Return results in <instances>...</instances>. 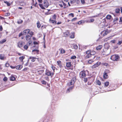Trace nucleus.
<instances>
[{
	"label": "nucleus",
	"mask_w": 122,
	"mask_h": 122,
	"mask_svg": "<svg viewBox=\"0 0 122 122\" xmlns=\"http://www.w3.org/2000/svg\"><path fill=\"white\" fill-rule=\"evenodd\" d=\"M102 45H99L96 47V49L97 50H101L102 47Z\"/></svg>",
	"instance_id": "412c9836"
},
{
	"label": "nucleus",
	"mask_w": 122,
	"mask_h": 122,
	"mask_svg": "<svg viewBox=\"0 0 122 122\" xmlns=\"http://www.w3.org/2000/svg\"><path fill=\"white\" fill-rule=\"evenodd\" d=\"M39 50L35 49L32 50V54H39Z\"/></svg>",
	"instance_id": "1a4fd4ad"
},
{
	"label": "nucleus",
	"mask_w": 122,
	"mask_h": 122,
	"mask_svg": "<svg viewBox=\"0 0 122 122\" xmlns=\"http://www.w3.org/2000/svg\"><path fill=\"white\" fill-rule=\"evenodd\" d=\"M69 15L71 16L72 17H74V14L72 13H70L69 14Z\"/></svg>",
	"instance_id": "4d7b16f0"
},
{
	"label": "nucleus",
	"mask_w": 122,
	"mask_h": 122,
	"mask_svg": "<svg viewBox=\"0 0 122 122\" xmlns=\"http://www.w3.org/2000/svg\"><path fill=\"white\" fill-rule=\"evenodd\" d=\"M119 58V56L117 55H113L111 57V59L113 61H118Z\"/></svg>",
	"instance_id": "f257e3e1"
},
{
	"label": "nucleus",
	"mask_w": 122,
	"mask_h": 122,
	"mask_svg": "<svg viewBox=\"0 0 122 122\" xmlns=\"http://www.w3.org/2000/svg\"><path fill=\"white\" fill-rule=\"evenodd\" d=\"M105 71L106 73H110V72L109 70L107 69Z\"/></svg>",
	"instance_id": "37998d69"
},
{
	"label": "nucleus",
	"mask_w": 122,
	"mask_h": 122,
	"mask_svg": "<svg viewBox=\"0 0 122 122\" xmlns=\"http://www.w3.org/2000/svg\"><path fill=\"white\" fill-rule=\"evenodd\" d=\"M33 65H32V62L30 63V64H29V66L30 67H32L33 66Z\"/></svg>",
	"instance_id": "49530a36"
},
{
	"label": "nucleus",
	"mask_w": 122,
	"mask_h": 122,
	"mask_svg": "<svg viewBox=\"0 0 122 122\" xmlns=\"http://www.w3.org/2000/svg\"><path fill=\"white\" fill-rule=\"evenodd\" d=\"M24 48L25 49H27L28 48V47L26 45H25L24 46Z\"/></svg>",
	"instance_id": "6e6d98bb"
},
{
	"label": "nucleus",
	"mask_w": 122,
	"mask_h": 122,
	"mask_svg": "<svg viewBox=\"0 0 122 122\" xmlns=\"http://www.w3.org/2000/svg\"><path fill=\"white\" fill-rule=\"evenodd\" d=\"M15 78L13 76H11L10 78V80L11 81H14L15 80Z\"/></svg>",
	"instance_id": "4be33fe9"
},
{
	"label": "nucleus",
	"mask_w": 122,
	"mask_h": 122,
	"mask_svg": "<svg viewBox=\"0 0 122 122\" xmlns=\"http://www.w3.org/2000/svg\"><path fill=\"white\" fill-rule=\"evenodd\" d=\"M40 7L43 9H45V7L43 6L42 5V4H39Z\"/></svg>",
	"instance_id": "72a5a7b5"
},
{
	"label": "nucleus",
	"mask_w": 122,
	"mask_h": 122,
	"mask_svg": "<svg viewBox=\"0 0 122 122\" xmlns=\"http://www.w3.org/2000/svg\"><path fill=\"white\" fill-rule=\"evenodd\" d=\"M110 37L107 38H106L104 40V41H107V40L110 39Z\"/></svg>",
	"instance_id": "3c124183"
},
{
	"label": "nucleus",
	"mask_w": 122,
	"mask_h": 122,
	"mask_svg": "<svg viewBox=\"0 0 122 122\" xmlns=\"http://www.w3.org/2000/svg\"><path fill=\"white\" fill-rule=\"evenodd\" d=\"M120 9L119 8H117L115 10V12L117 13H119L120 12Z\"/></svg>",
	"instance_id": "2f4dec72"
},
{
	"label": "nucleus",
	"mask_w": 122,
	"mask_h": 122,
	"mask_svg": "<svg viewBox=\"0 0 122 122\" xmlns=\"http://www.w3.org/2000/svg\"><path fill=\"white\" fill-rule=\"evenodd\" d=\"M41 83L42 84L45 85L46 83V82L45 80H43L41 81Z\"/></svg>",
	"instance_id": "c9c22d12"
},
{
	"label": "nucleus",
	"mask_w": 122,
	"mask_h": 122,
	"mask_svg": "<svg viewBox=\"0 0 122 122\" xmlns=\"http://www.w3.org/2000/svg\"><path fill=\"white\" fill-rule=\"evenodd\" d=\"M96 53V52L95 51H91V54L90 55H87L86 56V58H89L90 57L91 55H95Z\"/></svg>",
	"instance_id": "423d86ee"
},
{
	"label": "nucleus",
	"mask_w": 122,
	"mask_h": 122,
	"mask_svg": "<svg viewBox=\"0 0 122 122\" xmlns=\"http://www.w3.org/2000/svg\"><path fill=\"white\" fill-rule=\"evenodd\" d=\"M122 43V41H118V42L117 43V44L120 45Z\"/></svg>",
	"instance_id": "603ef678"
},
{
	"label": "nucleus",
	"mask_w": 122,
	"mask_h": 122,
	"mask_svg": "<svg viewBox=\"0 0 122 122\" xmlns=\"http://www.w3.org/2000/svg\"><path fill=\"white\" fill-rule=\"evenodd\" d=\"M57 62L60 67L61 68L63 67L61 65V61H57Z\"/></svg>",
	"instance_id": "a211bd4d"
},
{
	"label": "nucleus",
	"mask_w": 122,
	"mask_h": 122,
	"mask_svg": "<svg viewBox=\"0 0 122 122\" xmlns=\"http://www.w3.org/2000/svg\"><path fill=\"white\" fill-rule=\"evenodd\" d=\"M25 58V56H21L19 57V59L20 61H22L23 59Z\"/></svg>",
	"instance_id": "7c9ffc66"
},
{
	"label": "nucleus",
	"mask_w": 122,
	"mask_h": 122,
	"mask_svg": "<svg viewBox=\"0 0 122 122\" xmlns=\"http://www.w3.org/2000/svg\"><path fill=\"white\" fill-rule=\"evenodd\" d=\"M37 27L38 28H40L41 26V24H40V22L39 21H37Z\"/></svg>",
	"instance_id": "a878e982"
},
{
	"label": "nucleus",
	"mask_w": 122,
	"mask_h": 122,
	"mask_svg": "<svg viewBox=\"0 0 122 122\" xmlns=\"http://www.w3.org/2000/svg\"><path fill=\"white\" fill-rule=\"evenodd\" d=\"M24 42L22 41H20L18 43V46L20 48L22 47L23 46Z\"/></svg>",
	"instance_id": "9d476101"
},
{
	"label": "nucleus",
	"mask_w": 122,
	"mask_h": 122,
	"mask_svg": "<svg viewBox=\"0 0 122 122\" xmlns=\"http://www.w3.org/2000/svg\"><path fill=\"white\" fill-rule=\"evenodd\" d=\"M118 18L117 17H116L114 18V19L113 20V21H118Z\"/></svg>",
	"instance_id": "79ce46f5"
},
{
	"label": "nucleus",
	"mask_w": 122,
	"mask_h": 122,
	"mask_svg": "<svg viewBox=\"0 0 122 122\" xmlns=\"http://www.w3.org/2000/svg\"><path fill=\"white\" fill-rule=\"evenodd\" d=\"M5 3L8 6H10V4L7 1H5Z\"/></svg>",
	"instance_id": "58836bf2"
},
{
	"label": "nucleus",
	"mask_w": 122,
	"mask_h": 122,
	"mask_svg": "<svg viewBox=\"0 0 122 122\" xmlns=\"http://www.w3.org/2000/svg\"><path fill=\"white\" fill-rule=\"evenodd\" d=\"M72 65L71 64V62H68L66 63V66L67 67H69L71 66Z\"/></svg>",
	"instance_id": "f3484780"
},
{
	"label": "nucleus",
	"mask_w": 122,
	"mask_h": 122,
	"mask_svg": "<svg viewBox=\"0 0 122 122\" xmlns=\"http://www.w3.org/2000/svg\"><path fill=\"white\" fill-rule=\"evenodd\" d=\"M103 65L104 66H107L108 65V64L106 63H103Z\"/></svg>",
	"instance_id": "0e129e2a"
},
{
	"label": "nucleus",
	"mask_w": 122,
	"mask_h": 122,
	"mask_svg": "<svg viewBox=\"0 0 122 122\" xmlns=\"http://www.w3.org/2000/svg\"><path fill=\"white\" fill-rule=\"evenodd\" d=\"M6 58L4 54H1L0 55V59L2 60H4Z\"/></svg>",
	"instance_id": "9b49d317"
},
{
	"label": "nucleus",
	"mask_w": 122,
	"mask_h": 122,
	"mask_svg": "<svg viewBox=\"0 0 122 122\" xmlns=\"http://www.w3.org/2000/svg\"><path fill=\"white\" fill-rule=\"evenodd\" d=\"M108 33V31L107 30H105L104 32V34H103V36H105L107 35Z\"/></svg>",
	"instance_id": "cd10ccee"
},
{
	"label": "nucleus",
	"mask_w": 122,
	"mask_h": 122,
	"mask_svg": "<svg viewBox=\"0 0 122 122\" xmlns=\"http://www.w3.org/2000/svg\"><path fill=\"white\" fill-rule=\"evenodd\" d=\"M73 84H74L76 81V78H73L72 79L71 81Z\"/></svg>",
	"instance_id": "c85d7f7f"
},
{
	"label": "nucleus",
	"mask_w": 122,
	"mask_h": 122,
	"mask_svg": "<svg viewBox=\"0 0 122 122\" xmlns=\"http://www.w3.org/2000/svg\"><path fill=\"white\" fill-rule=\"evenodd\" d=\"M85 21L84 20H81L78 22V24H81L82 23H84Z\"/></svg>",
	"instance_id": "c756f323"
},
{
	"label": "nucleus",
	"mask_w": 122,
	"mask_h": 122,
	"mask_svg": "<svg viewBox=\"0 0 122 122\" xmlns=\"http://www.w3.org/2000/svg\"><path fill=\"white\" fill-rule=\"evenodd\" d=\"M98 61L96 63L93 65L92 66V68H95L101 64V62Z\"/></svg>",
	"instance_id": "20e7f679"
},
{
	"label": "nucleus",
	"mask_w": 122,
	"mask_h": 122,
	"mask_svg": "<svg viewBox=\"0 0 122 122\" xmlns=\"http://www.w3.org/2000/svg\"><path fill=\"white\" fill-rule=\"evenodd\" d=\"M45 77V79L46 80H48L49 79V77L47 76H46V77Z\"/></svg>",
	"instance_id": "338daca9"
},
{
	"label": "nucleus",
	"mask_w": 122,
	"mask_h": 122,
	"mask_svg": "<svg viewBox=\"0 0 122 122\" xmlns=\"http://www.w3.org/2000/svg\"><path fill=\"white\" fill-rule=\"evenodd\" d=\"M112 17L110 15H108L106 17V18L107 19H110Z\"/></svg>",
	"instance_id": "393cba45"
},
{
	"label": "nucleus",
	"mask_w": 122,
	"mask_h": 122,
	"mask_svg": "<svg viewBox=\"0 0 122 122\" xmlns=\"http://www.w3.org/2000/svg\"><path fill=\"white\" fill-rule=\"evenodd\" d=\"M69 32L68 31H67L64 33V36L66 37L69 35Z\"/></svg>",
	"instance_id": "6ab92c4d"
},
{
	"label": "nucleus",
	"mask_w": 122,
	"mask_h": 122,
	"mask_svg": "<svg viewBox=\"0 0 122 122\" xmlns=\"http://www.w3.org/2000/svg\"><path fill=\"white\" fill-rule=\"evenodd\" d=\"M77 18H73L72 19L71 21H74L75 20H76L77 19Z\"/></svg>",
	"instance_id": "5fc2aeb1"
},
{
	"label": "nucleus",
	"mask_w": 122,
	"mask_h": 122,
	"mask_svg": "<svg viewBox=\"0 0 122 122\" xmlns=\"http://www.w3.org/2000/svg\"><path fill=\"white\" fill-rule=\"evenodd\" d=\"M86 72L88 73L89 72L88 71L86 70V71H85L84 70L82 71H81V72H80L79 74L81 78H83V77H85L86 76Z\"/></svg>",
	"instance_id": "f03ea898"
},
{
	"label": "nucleus",
	"mask_w": 122,
	"mask_h": 122,
	"mask_svg": "<svg viewBox=\"0 0 122 122\" xmlns=\"http://www.w3.org/2000/svg\"><path fill=\"white\" fill-rule=\"evenodd\" d=\"M44 5L46 8H47L49 5V4L47 0H44Z\"/></svg>",
	"instance_id": "6e6552de"
},
{
	"label": "nucleus",
	"mask_w": 122,
	"mask_h": 122,
	"mask_svg": "<svg viewBox=\"0 0 122 122\" xmlns=\"http://www.w3.org/2000/svg\"><path fill=\"white\" fill-rule=\"evenodd\" d=\"M31 38V36H30L28 35H27L25 36L26 40L27 41H28L30 40Z\"/></svg>",
	"instance_id": "ddd939ff"
},
{
	"label": "nucleus",
	"mask_w": 122,
	"mask_h": 122,
	"mask_svg": "<svg viewBox=\"0 0 122 122\" xmlns=\"http://www.w3.org/2000/svg\"><path fill=\"white\" fill-rule=\"evenodd\" d=\"M56 15L55 14H54L53 15V16L52 18V19L54 20L56 19Z\"/></svg>",
	"instance_id": "c03bdc74"
},
{
	"label": "nucleus",
	"mask_w": 122,
	"mask_h": 122,
	"mask_svg": "<svg viewBox=\"0 0 122 122\" xmlns=\"http://www.w3.org/2000/svg\"><path fill=\"white\" fill-rule=\"evenodd\" d=\"M83 81L85 83H86L87 81V78H86L84 77Z\"/></svg>",
	"instance_id": "4c0bfd02"
},
{
	"label": "nucleus",
	"mask_w": 122,
	"mask_h": 122,
	"mask_svg": "<svg viewBox=\"0 0 122 122\" xmlns=\"http://www.w3.org/2000/svg\"><path fill=\"white\" fill-rule=\"evenodd\" d=\"M28 69V67H25L22 70V71H26Z\"/></svg>",
	"instance_id": "a18cd8bd"
},
{
	"label": "nucleus",
	"mask_w": 122,
	"mask_h": 122,
	"mask_svg": "<svg viewBox=\"0 0 122 122\" xmlns=\"http://www.w3.org/2000/svg\"><path fill=\"white\" fill-rule=\"evenodd\" d=\"M6 41V40L5 39H2L1 41H0V44H3Z\"/></svg>",
	"instance_id": "5701e85b"
},
{
	"label": "nucleus",
	"mask_w": 122,
	"mask_h": 122,
	"mask_svg": "<svg viewBox=\"0 0 122 122\" xmlns=\"http://www.w3.org/2000/svg\"><path fill=\"white\" fill-rule=\"evenodd\" d=\"M16 69L18 70H20L22 68L23 66L21 65H18L16 66Z\"/></svg>",
	"instance_id": "f8f14e48"
},
{
	"label": "nucleus",
	"mask_w": 122,
	"mask_h": 122,
	"mask_svg": "<svg viewBox=\"0 0 122 122\" xmlns=\"http://www.w3.org/2000/svg\"><path fill=\"white\" fill-rule=\"evenodd\" d=\"M102 54L104 55H105V56H108L109 54V53H107V51H106V52H105L104 51L103 52H102Z\"/></svg>",
	"instance_id": "b1692460"
},
{
	"label": "nucleus",
	"mask_w": 122,
	"mask_h": 122,
	"mask_svg": "<svg viewBox=\"0 0 122 122\" xmlns=\"http://www.w3.org/2000/svg\"><path fill=\"white\" fill-rule=\"evenodd\" d=\"M23 35H24V34H23V32H21L19 34V37H20L21 36H22Z\"/></svg>",
	"instance_id": "8fccbe9b"
},
{
	"label": "nucleus",
	"mask_w": 122,
	"mask_h": 122,
	"mask_svg": "<svg viewBox=\"0 0 122 122\" xmlns=\"http://www.w3.org/2000/svg\"><path fill=\"white\" fill-rule=\"evenodd\" d=\"M50 22H51L52 23H56V20H51V19H50Z\"/></svg>",
	"instance_id": "bb28decb"
},
{
	"label": "nucleus",
	"mask_w": 122,
	"mask_h": 122,
	"mask_svg": "<svg viewBox=\"0 0 122 122\" xmlns=\"http://www.w3.org/2000/svg\"><path fill=\"white\" fill-rule=\"evenodd\" d=\"M61 3H62L64 6H65L66 5V4L64 3L63 1H62L61 2Z\"/></svg>",
	"instance_id": "e2e57ef3"
},
{
	"label": "nucleus",
	"mask_w": 122,
	"mask_h": 122,
	"mask_svg": "<svg viewBox=\"0 0 122 122\" xmlns=\"http://www.w3.org/2000/svg\"><path fill=\"white\" fill-rule=\"evenodd\" d=\"M9 63H8L7 62H6L5 64V66L6 67H8L9 66Z\"/></svg>",
	"instance_id": "de8ad7c7"
},
{
	"label": "nucleus",
	"mask_w": 122,
	"mask_h": 122,
	"mask_svg": "<svg viewBox=\"0 0 122 122\" xmlns=\"http://www.w3.org/2000/svg\"><path fill=\"white\" fill-rule=\"evenodd\" d=\"M30 31V30L29 29L24 30L23 31V34H24V35L28 34L29 33Z\"/></svg>",
	"instance_id": "0eeeda50"
},
{
	"label": "nucleus",
	"mask_w": 122,
	"mask_h": 122,
	"mask_svg": "<svg viewBox=\"0 0 122 122\" xmlns=\"http://www.w3.org/2000/svg\"><path fill=\"white\" fill-rule=\"evenodd\" d=\"M103 78L105 79H107L108 78V75L107 73L104 71L103 74Z\"/></svg>",
	"instance_id": "dca6fc26"
},
{
	"label": "nucleus",
	"mask_w": 122,
	"mask_h": 122,
	"mask_svg": "<svg viewBox=\"0 0 122 122\" xmlns=\"http://www.w3.org/2000/svg\"><path fill=\"white\" fill-rule=\"evenodd\" d=\"M119 22H122V17H120V20L119 21Z\"/></svg>",
	"instance_id": "774afa93"
},
{
	"label": "nucleus",
	"mask_w": 122,
	"mask_h": 122,
	"mask_svg": "<svg viewBox=\"0 0 122 122\" xmlns=\"http://www.w3.org/2000/svg\"><path fill=\"white\" fill-rule=\"evenodd\" d=\"M109 84V81H106L104 83V87H107L108 86Z\"/></svg>",
	"instance_id": "aec40b11"
},
{
	"label": "nucleus",
	"mask_w": 122,
	"mask_h": 122,
	"mask_svg": "<svg viewBox=\"0 0 122 122\" xmlns=\"http://www.w3.org/2000/svg\"><path fill=\"white\" fill-rule=\"evenodd\" d=\"M73 47L75 49H77L78 48V46L76 45H74L73 46Z\"/></svg>",
	"instance_id": "ea45409f"
},
{
	"label": "nucleus",
	"mask_w": 122,
	"mask_h": 122,
	"mask_svg": "<svg viewBox=\"0 0 122 122\" xmlns=\"http://www.w3.org/2000/svg\"><path fill=\"white\" fill-rule=\"evenodd\" d=\"M74 33H72V35L70 36V38H73L74 37Z\"/></svg>",
	"instance_id": "f704fd0d"
},
{
	"label": "nucleus",
	"mask_w": 122,
	"mask_h": 122,
	"mask_svg": "<svg viewBox=\"0 0 122 122\" xmlns=\"http://www.w3.org/2000/svg\"><path fill=\"white\" fill-rule=\"evenodd\" d=\"M10 67L12 68V69H15V68H16V66H10Z\"/></svg>",
	"instance_id": "13d9d810"
},
{
	"label": "nucleus",
	"mask_w": 122,
	"mask_h": 122,
	"mask_svg": "<svg viewBox=\"0 0 122 122\" xmlns=\"http://www.w3.org/2000/svg\"><path fill=\"white\" fill-rule=\"evenodd\" d=\"M3 80L5 81H6L7 80V78L6 77H5L3 79Z\"/></svg>",
	"instance_id": "09e8293b"
},
{
	"label": "nucleus",
	"mask_w": 122,
	"mask_h": 122,
	"mask_svg": "<svg viewBox=\"0 0 122 122\" xmlns=\"http://www.w3.org/2000/svg\"><path fill=\"white\" fill-rule=\"evenodd\" d=\"M74 84H73V82L71 81L70 82V84H69V85H72Z\"/></svg>",
	"instance_id": "69168bd1"
},
{
	"label": "nucleus",
	"mask_w": 122,
	"mask_h": 122,
	"mask_svg": "<svg viewBox=\"0 0 122 122\" xmlns=\"http://www.w3.org/2000/svg\"><path fill=\"white\" fill-rule=\"evenodd\" d=\"M45 74L48 76H51V77H52V76L54 75V73H53L51 72L48 70L46 69V71Z\"/></svg>",
	"instance_id": "7ed1b4c3"
},
{
	"label": "nucleus",
	"mask_w": 122,
	"mask_h": 122,
	"mask_svg": "<svg viewBox=\"0 0 122 122\" xmlns=\"http://www.w3.org/2000/svg\"><path fill=\"white\" fill-rule=\"evenodd\" d=\"M29 61H27V63L25 64V66H26L28 65H29Z\"/></svg>",
	"instance_id": "bf43d9fd"
},
{
	"label": "nucleus",
	"mask_w": 122,
	"mask_h": 122,
	"mask_svg": "<svg viewBox=\"0 0 122 122\" xmlns=\"http://www.w3.org/2000/svg\"><path fill=\"white\" fill-rule=\"evenodd\" d=\"M76 56H74L71 57V59H73L76 58Z\"/></svg>",
	"instance_id": "864d4df0"
},
{
	"label": "nucleus",
	"mask_w": 122,
	"mask_h": 122,
	"mask_svg": "<svg viewBox=\"0 0 122 122\" xmlns=\"http://www.w3.org/2000/svg\"><path fill=\"white\" fill-rule=\"evenodd\" d=\"M36 58L32 57H30L28 60V61H29L30 60L31 61H35L36 60Z\"/></svg>",
	"instance_id": "2eb2a0df"
},
{
	"label": "nucleus",
	"mask_w": 122,
	"mask_h": 122,
	"mask_svg": "<svg viewBox=\"0 0 122 122\" xmlns=\"http://www.w3.org/2000/svg\"><path fill=\"white\" fill-rule=\"evenodd\" d=\"M91 50H88L86 51V53L88 55H90L91 54Z\"/></svg>",
	"instance_id": "473e14b6"
},
{
	"label": "nucleus",
	"mask_w": 122,
	"mask_h": 122,
	"mask_svg": "<svg viewBox=\"0 0 122 122\" xmlns=\"http://www.w3.org/2000/svg\"><path fill=\"white\" fill-rule=\"evenodd\" d=\"M94 19H90V23L93 22L94 21Z\"/></svg>",
	"instance_id": "052dcab7"
},
{
	"label": "nucleus",
	"mask_w": 122,
	"mask_h": 122,
	"mask_svg": "<svg viewBox=\"0 0 122 122\" xmlns=\"http://www.w3.org/2000/svg\"><path fill=\"white\" fill-rule=\"evenodd\" d=\"M74 87V85H73L69 87V88H68L67 90L66 91V93H68L70 91H71Z\"/></svg>",
	"instance_id": "39448f33"
},
{
	"label": "nucleus",
	"mask_w": 122,
	"mask_h": 122,
	"mask_svg": "<svg viewBox=\"0 0 122 122\" xmlns=\"http://www.w3.org/2000/svg\"><path fill=\"white\" fill-rule=\"evenodd\" d=\"M29 34L30 35L29 36H31V37L33 35V32L32 31H31L30 32Z\"/></svg>",
	"instance_id": "a19ab883"
},
{
	"label": "nucleus",
	"mask_w": 122,
	"mask_h": 122,
	"mask_svg": "<svg viewBox=\"0 0 122 122\" xmlns=\"http://www.w3.org/2000/svg\"><path fill=\"white\" fill-rule=\"evenodd\" d=\"M59 50L60 51V54H62L65 53V51L62 48H61L59 49Z\"/></svg>",
	"instance_id": "4468645a"
},
{
	"label": "nucleus",
	"mask_w": 122,
	"mask_h": 122,
	"mask_svg": "<svg viewBox=\"0 0 122 122\" xmlns=\"http://www.w3.org/2000/svg\"><path fill=\"white\" fill-rule=\"evenodd\" d=\"M81 3L83 4H84L85 3L84 0H81Z\"/></svg>",
	"instance_id": "680f3d73"
},
{
	"label": "nucleus",
	"mask_w": 122,
	"mask_h": 122,
	"mask_svg": "<svg viewBox=\"0 0 122 122\" xmlns=\"http://www.w3.org/2000/svg\"><path fill=\"white\" fill-rule=\"evenodd\" d=\"M97 84L99 85H100L101 84L100 81L99 80H97Z\"/></svg>",
	"instance_id": "e433bc0d"
}]
</instances>
